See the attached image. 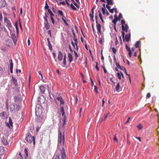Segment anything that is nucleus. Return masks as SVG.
Returning <instances> with one entry per match:
<instances>
[{
  "instance_id": "f257e3e1",
  "label": "nucleus",
  "mask_w": 159,
  "mask_h": 159,
  "mask_svg": "<svg viewBox=\"0 0 159 159\" xmlns=\"http://www.w3.org/2000/svg\"><path fill=\"white\" fill-rule=\"evenodd\" d=\"M65 140L64 135L62 136L61 131H60L58 140V153L57 154L55 159H66V155L64 148L63 147L64 145Z\"/></svg>"
},
{
  "instance_id": "f03ea898",
  "label": "nucleus",
  "mask_w": 159,
  "mask_h": 159,
  "mask_svg": "<svg viewBox=\"0 0 159 159\" xmlns=\"http://www.w3.org/2000/svg\"><path fill=\"white\" fill-rule=\"evenodd\" d=\"M15 101L16 102L17 101L18 104H11L10 105V110L11 111L13 112L16 111L18 110L20 108V106L19 104L21 100L18 97H16L15 98Z\"/></svg>"
},
{
  "instance_id": "7ed1b4c3",
  "label": "nucleus",
  "mask_w": 159,
  "mask_h": 159,
  "mask_svg": "<svg viewBox=\"0 0 159 159\" xmlns=\"http://www.w3.org/2000/svg\"><path fill=\"white\" fill-rule=\"evenodd\" d=\"M25 140L28 143H31L33 142L34 144L35 143L34 137L32 136L30 133H27V136L25 139Z\"/></svg>"
},
{
  "instance_id": "20e7f679",
  "label": "nucleus",
  "mask_w": 159,
  "mask_h": 159,
  "mask_svg": "<svg viewBox=\"0 0 159 159\" xmlns=\"http://www.w3.org/2000/svg\"><path fill=\"white\" fill-rule=\"evenodd\" d=\"M38 113L37 109H36L35 110V113L36 116H37V118H36V121L38 122H42L43 118L41 116L39 115V113L38 114Z\"/></svg>"
},
{
  "instance_id": "39448f33",
  "label": "nucleus",
  "mask_w": 159,
  "mask_h": 159,
  "mask_svg": "<svg viewBox=\"0 0 159 159\" xmlns=\"http://www.w3.org/2000/svg\"><path fill=\"white\" fill-rule=\"evenodd\" d=\"M60 111L61 112V113L62 115V116H64V117L63 119H62V122H63V126L64 125V124L66 121V118H65V112L64 109L63 107L62 106L61 107Z\"/></svg>"
},
{
  "instance_id": "423d86ee",
  "label": "nucleus",
  "mask_w": 159,
  "mask_h": 159,
  "mask_svg": "<svg viewBox=\"0 0 159 159\" xmlns=\"http://www.w3.org/2000/svg\"><path fill=\"white\" fill-rule=\"evenodd\" d=\"M4 19L5 23L8 28L9 29V28H11L12 27V25L10 21L5 17H4Z\"/></svg>"
},
{
  "instance_id": "0eeeda50",
  "label": "nucleus",
  "mask_w": 159,
  "mask_h": 159,
  "mask_svg": "<svg viewBox=\"0 0 159 159\" xmlns=\"http://www.w3.org/2000/svg\"><path fill=\"white\" fill-rule=\"evenodd\" d=\"M0 116L2 119H7V113L5 112H2L0 114Z\"/></svg>"
},
{
  "instance_id": "6e6552de",
  "label": "nucleus",
  "mask_w": 159,
  "mask_h": 159,
  "mask_svg": "<svg viewBox=\"0 0 159 159\" xmlns=\"http://www.w3.org/2000/svg\"><path fill=\"white\" fill-rule=\"evenodd\" d=\"M6 2L5 0H0V8L5 7Z\"/></svg>"
},
{
  "instance_id": "1a4fd4ad",
  "label": "nucleus",
  "mask_w": 159,
  "mask_h": 159,
  "mask_svg": "<svg viewBox=\"0 0 159 159\" xmlns=\"http://www.w3.org/2000/svg\"><path fill=\"white\" fill-rule=\"evenodd\" d=\"M121 27L122 30L125 31L126 32H127L129 29V27L127 24H125V26L124 25H122Z\"/></svg>"
},
{
  "instance_id": "9d476101",
  "label": "nucleus",
  "mask_w": 159,
  "mask_h": 159,
  "mask_svg": "<svg viewBox=\"0 0 159 159\" xmlns=\"http://www.w3.org/2000/svg\"><path fill=\"white\" fill-rule=\"evenodd\" d=\"M56 99L59 102L60 104H63L64 103V100L61 97H58L56 98Z\"/></svg>"
},
{
  "instance_id": "9b49d317",
  "label": "nucleus",
  "mask_w": 159,
  "mask_h": 159,
  "mask_svg": "<svg viewBox=\"0 0 159 159\" xmlns=\"http://www.w3.org/2000/svg\"><path fill=\"white\" fill-rule=\"evenodd\" d=\"M130 33L128 34L125 35V39L126 42H128L129 41L130 39Z\"/></svg>"
},
{
  "instance_id": "f8f14e48",
  "label": "nucleus",
  "mask_w": 159,
  "mask_h": 159,
  "mask_svg": "<svg viewBox=\"0 0 159 159\" xmlns=\"http://www.w3.org/2000/svg\"><path fill=\"white\" fill-rule=\"evenodd\" d=\"M63 55L61 51H59L58 55V59L59 61H61L62 59Z\"/></svg>"
},
{
  "instance_id": "ddd939ff",
  "label": "nucleus",
  "mask_w": 159,
  "mask_h": 159,
  "mask_svg": "<svg viewBox=\"0 0 159 159\" xmlns=\"http://www.w3.org/2000/svg\"><path fill=\"white\" fill-rule=\"evenodd\" d=\"M2 142L3 144L5 145H7L8 144V143L5 137H3L2 139Z\"/></svg>"
},
{
  "instance_id": "4468645a",
  "label": "nucleus",
  "mask_w": 159,
  "mask_h": 159,
  "mask_svg": "<svg viewBox=\"0 0 159 159\" xmlns=\"http://www.w3.org/2000/svg\"><path fill=\"white\" fill-rule=\"evenodd\" d=\"M44 25L45 28H46V30H48L50 28V26L48 22V21H44Z\"/></svg>"
},
{
  "instance_id": "2eb2a0df",
  "label": "nucleus",
  "mask_w": 159,
  "mask_h": 159,
  "mask_svg": "<svg viewBox=\"0 0 159 159\" xmlns=\"http://www.w3.org/2000/svg\"><path fill=\"white\" fill-rule=\"evenodd\" d=\"M39 89L41 92L42 93H44L45 90V88L44 86L43 85L40 86L39 87Z\"/></svg>"
},
{
  "instance_id": "dca6fc26",
  "label": "nucleus",
  "mask_w": 159,
  "mask_h": 159,
  "mask_svg": "<svg viewBox=\"0 0 159 159\" xmlns=\"http://www.w3.org/2000/svg\"><path fill=\"white\" fill-rule=\"evenodd\" d=\"M12 122L11 118H9V123L7 124V126L10 128V126H12Z\"/></svg>"
},
{
  "instance_id": "f3484780",
  "label": "nucleus",
  "mask_w": 159,
  "mask_h": 159,
  "mask_svg": "<svg viewBox=\"0 0 159 159\" xmlns=\"http://www.w3.org/2000/svg\"><path fill=\"white\" fill-rule=\"evenodd\" d=\"M12 83L15 86H16L17 85V80L15 79L13 76H12Z\"/></svg>"
},
{
  "instance_id": "a211bd4d",
  "label": "nucleus",
  "mask_w": 159,
  "mask_h": 159,
  "mask_svg": "<svg viewBox=\"0 0 159 159\" xmlns=\"http://www.w3.org/2000/svg\"><path fill=\"white\" fill-rule=\"evenodd\" d=\"M68 57L70 62H71L73 60V57L72 55L70 53H68Z\"/></svg>"
},
{
  "instance_id": "6ab92c4d",
  "label": "nucleus",
  "mask_w": 159,
  "mask_h": 159,
  "mask_svg": "<svg viewBox=\"0 0 159 159\" xmlns=\"http://www.w3.org/2000/svg\"><path fill=\"white\" fill-rule=\"evenodd\" d=\"M24 152L25 154L24 155V156L25 157V159H27V157H28V152L26 148H25L24 150Z\"/></svg>"
},
{
  "instance_id": "aec40b11",
  "label": "nucleus",
  "mask_w": 159,
  "mask_h": 159,
  "mask_svg": "<svg viewBox=\"0 0 159 159\" xmlns=\"http://www.w3.org/2000/svg\"><path fill=\"white\" fill-rule=\"evenodd\" d=\"M97 30L98 31V32H99L100 34L101 33V27L100 25L99 24H97L96 25Z\"/></svg>"
},
{
  "instance_id": "412c9836",
  "label": "nucleus",
  "mask_w": 159,
  "mask_h": 159,
  "mask_svg": "<svg viewBox=\"0 0 159 159\" xmlns=\"http://www.w3.org/2000/svg\"><path fill=\"white\" fill-rule=\"evenodd\" d=\"M66 54H65L63 57V63L64 66H65L66 65Z\"/></svg>"
},
{
  "instance_id": "4be33fe9",
  "label": "nucleus",
  "mask_w": 159,
  "mask_h": 159,
  "mask_svg": "<svg viewBox=\"0 0 159 159\" xmlns=\"http://www.w3.org/2000/svg\"><path fill=\"white\" fill-rule=\"evenodd\" d=\"M73 39L75 41V46L76 48V49L77 50L78 49V47L77 46V43H78V41H77V39L76 37H75V38H74Z\"/></svg>"
},
{
  "instance_id": "5701e85b",
  "label": "nucleus",
  "mask_w": 159,
  "mask_h": 159,
  "mask_svg": "<svg viewBox=\"0 0 159 159\" xmlns=\"http://www.w3.org/2000/svg\"><path fill=\"white\" fill-rule=\"evenodd\" d=\"M107 1V4L113 5L114 4L112 0H106Z\"/></svg>"
},
{
  "instance_id": "b1692460",
  "label": "nucleus",
  "mask_w": 159,
  "mask_h": 159,
  "mask_svg": "<svg viewBox=\"0 0 159 159\" xmlns=\"http://www.w3.org/2000/svg\"><path fill=\"white\" fill-rule=\"evenodd\" d=\"M114 11L116 13L117 12V9L116 8H114L112 9H111L110 10L109 12L111 13H113L114 12Z\"/></svg>"
},
{
  "instance_id": "393cba45",
  "label": "nucleus",
  "mask_w": 159,
  "mask_h": 159,
  "mask_svg": "<svg viewBox=\"0 0 159 159\" xmlns=\"http://www.w3.org/2000/svg\"><path fill=\"white\" fill-rule=\"evenodd\" d=\"M140 44V41H137L136 43L135 44V46L136 48H138Z\"/></svg>"
},
{
  "instance_id": "a878e982",
  "label": "nucleus",
  "mask_w": 159,
  "mask_h": 159,
  "mask_svg": "<svg viewBox=\"0 0 159 159\" xmlns=\"http://www.w3.org/2000/svg\"><path fill=\"white\" fill-rule=\"evenodd\" d=\"M66 18L64 16H63V17H62V19L63 21L64 22L65 24L66 25L68 26V23L66 22V20H65V19Z\"/></svg>"
},
{
  "instance_id": "bb28decb",
  "label": "nucleus",
  "mask_w": 159,
  "mask_h": 159,
  "mask_svg": "<svg viewBox=\"0 0 159 159\" xmlns=\"http://www.w3.org/2000/svg\"><path fill=\"white\" fill-rule=\"evenodd\" d=\"M137 127L139 130H140L143 128V127L141 124H139L137 126Z\"/></svg>"
},
{
  "instance_id": "cd10ccee",
  "label": "nucleus",
  "mask_w": 159,
  "mask_h": 159,
  "mask_svg": "<svg viewBox=\"0 0 159 159\" xmlns=\"http://www.w3.org/2000/svg\"><path fill=\"white\" fill-rule=\"evenodd\" d=\"M48 13L50 14V17H53L54 16V15L53 14L52 12L49 9H48Z\"/></svg>"
},
{
  "instance_id": "c85d7f7f",
  "label": "nucleus",
  "mask_w": 159,
  "mask_h": 159,
  "mask_svg": "<svg viewBox=\"0 0 159 159\" xmlns=\"http://www.w3.org/2000/svg\"><path fill=\"white\" fill-rule=\"evenodd\" d=\"M102 14L103 15H105L106 13L105 11H107L106 8H102Z\"/></svg>"
},
{
  "instance_id": "c756f323",
  "label": "nucleus",
  "mask_w": 159,
  "mask_h": 159,
  "mask_svg": "<svg viewBox=\"0 0 159 159\" xmlns=\"http://www.w3.org/2000/svg\"><path fill=\"white\" fill-rule=\"evenodd\" d=\"M120 83L119 82H118L117 83V85L116 86V91H118L120 89Z\"/></svg>"
},
{
  "instance_id": "7c9ffc66",
  "label": "nucleus",
  "mask_w": 159,
  "mask_h": 159,
  "mask_svg": "<svg viewBox=\"0 0 159 159\" xmlns=\"http://www.w3.org/2000/svg\"><path fill=\"white\" fill-rule=\"evenodd\" d=\"M71 8L74 10L76 11L77 10L76 8L72 4H71L70 5Z\"/></svg>"
},
{
  "instance_id": "2f4dec72",
  "label": "nucleus",
  "mask_w": 159,
  "mask_h": 159,
  "mask_svg": "<svg viewBox=\"0 0 159 159\" xmlns=\"http://www.w3.org/2000/svg\"><path fill=\"white\" fill-rule=\"evenodd\" d=\"M15 27H16V31L17 32H18V31H19V29H18V23H17V22H16L15 23Z\"/></svg>"
},
{
  "instance_id": "473e14b6",
  "label": "nucleus",
  "mask_w": 159,
  "mask_h": 159,
  "mask_svg": "<svg viewBox=\"0 0 159 159\" xmlns=\"http://www.w3.org/2000/svg\"><path fill=\"white\" fill-rule=\"evenodd\" d=\"M58 13H59V14L60 15L62 16V17H63V16H64L63 13L61 11L59 10H58Z\"/></svg>"
},
{
  "instance_id": "72a5a7b5",
  "label": "nucleus",
  "mask_w": 159,
  "mask_h": 159,
  "mask_svg": "<svg viewBox=\"0 0 159 159\" xmlns=\"http://www.w3.org/2000/svg\"><path fill=\"white\" fill-rule=\"evenodd\" d=\"M95 8V7H94L92 9H91V11L92 12V13H90L89 15H92L93 14V15H94V10Z\"/></svg>"
},
{
  "instance_id": "f704fd0d",
  "label": "nucleus",
  "mask_w": 159,
  "mask_h": 159,
  "mask_svg": "<svg viewBox=\"0 0 159 159\" xmlns=\"http://www.w3.org/2000/svg\"><path fill=\"white\" fill-rule=\"evenodd\" d=\"M117 76L119 79H121V75L120 73H119V72L117 73Z\"/></svg>"
},
{
  "instance_id": "c9c22d12",
  "label": "nucleus",
  "mask_w": 159,
  "mask_h": 159,
  "mask_svg": "<svg viewBox=\"0 0 159 159\" xmlns=\"http://www.w3.org/2000/svg\"><path fill=\"white\" fill-rule=\"evenodd\" d=\"M99 17L100 18V19H101L102 21L103 22V23H104V21L103 20V18H102V15L101 14H99Z\"/></svg>"
},
{
  "instance_id": "e433bc0d",
  "label": "nucleus",
  "mask_w": 159,
  "mask_h": 159,
  "mask_svg": "<svg viewBox=\"0 0 159 159\" xmlns=\"http://www.w3.org/2000/svg\"><path fill=\"white\" fill-rule=\"evenodd\" d=\"M118 20L117 19H114L113 20L112 22L116 25Z\"/></svg>"
},
{
  "instance_id": "4c0bfd02",
  "label": "nucleus",
  "mask_w": 159,
  "mask_h": 159,
  "mask_svg": "<svg viewBox=\"0 0 159 159\" xmlns=\"http://www.w3.org/2000/svg\"><path fill=\"white\" fill-rule=\"evenodd\" d=\"M10 67H13V64L12 61V60L11 59L10 60Z\"/></svg>"
},
{
  "instance_id": "58836bf2",
  "label": "nucleus",
  "mask_w": 159,
  "mask_h": 159,
  "mask_svg": "<svg viewBox=\"0 0 159 159\" xmlns=\"http://www.w3.org/2000/svg\"><path fill=\"white\" fill-rule=\"evenodd\" d=\"M95 68L96 69H97V70H98V71H99V68L98 67V62H96V66H95Z\"/></svg>"
},
{
  "instance_id": "ea45409f",
  "label": "nucleus",
  "mask_w": 159,
  "mask_h": 159,
  "mask_svg": "<svg viewBox=\"0 0 159 159\" xmlns=\"http://www.w3.org/2000/svg\"><path fill=\"white\" fill-rule=\"evenodd\" d=\"M119 68L124 71H126V70L125 68L123 66H120Z\"/></svg>"
},
{
  "instance_id": "a19ab883",
  "label": "nucleus",
  "mask_w": 159,
  "mask_h": 159,
  "mask_svg": "<svg viewBox=\"0 0 159 159\" xmlns=\"http://www.w3.org/2000/svg\"><path fill=\"white\" fill-rule=\"evenodd\" d=\"M122 17H123L122 14L121 13H120L118 18V20H120V19L121 18H122Z\"/></svg>"
},
{
  "instance_id": "79ce46f5",
  "label": "nucleus",
  "mask_w": 159,
  "mask_h": 159,
  "mask_svg": "<svg viewBox=\"0 0 159 159\" xmlns=\"http://www.w3.org/2000/svg\"><path fill=\"white\" fill-rule=\"evenodd\" d=\"M45 4H46V5L45 6V9L48 10V9H49V6L48 5L46 1L45 2Z\"/></svg>"
},
{
  "instance_id": "37998d69",
  "label": "nucleus",
  "mask_w": 159,
  "mask_h": 159,
  "mask_svg": "<svg viewBox=\"0 0 159 159\" xmlns=\"http://www.w3.org/2000/svg\"><path fill=\"white\" fill-rule=\"evenodd\" d=\"M94 91H95V92L96 93H98V88L95 85L94 86Z\"/></svg>"
},
{
  "instance_id": "c03bdc74",
  "label": "nucleus",
  "mask_w": 159,
  "mask_h": 159,
  "mask_svg": "<svg viewBox=\"0 0 159 159\" xmlns=\"http://www.w3.org/2000/svg\"><path fill=\"white\" fill-rule=\"evenodd\" d=\"M121 33H122V37H123V41H125V33L123 31H122Z\"/></svg>"
},
{
  "instance_id": "a18cd8bd",
  "label": "nucleus",
  "mask_w": 159,
  "mask_h": 159,
  "mask_svg": "<svg viewBox=\"0 0 159 159\" xmlns=\"http://www.w3.org/2000/svg\"><path fill=\"white\" fill-rule=\"evenodd\" d=\"M112 52L115 54H116V49L114 48H112Z\"/></svg>"
},
{
  "instance_id": "49530a36",
  "label": "nucleus",
  "mask_w": 159,
  "mask_h": 159,
  "mask_svg": "<svg viewBox=\"0 0 159 159\" xmlns=\"http://www.w3.org/2000/svg\"><path fill=\"white\" fill-rule=\"evenodd\" d=\"M125 47L127 51H128L129 50H130V48L127 44H126L125 45Z\"/></svg>"
},
{
  "instance_id": "de8ad7c7",
  "label": "nucleus",
  "mask_w": 159,
  "mask_h": 159,
  "mask_svg": "<svg viewBox=\"0 0 159 159\" xmlns=\"http://www.w3.org/2000/svg\"><path fill=\"white\" fill-rule=\"evenodd\" d=\"M89 16H90V20H92V21H94V20H93L94 15H93L92 14V15H89Z\"/></svg>"
},
{
  "instance_id": "09e8293b",
  "label": "nucleus",
  "mask_w": 159,
  "mask_h": 159,
  "mask_svg": "<svg viewBox=\"0 0 159 159\" xmlns=\"http://www.w3.org/2000/svg\"><path fill=\"white\" fill-rule=\"evenodd\" d=\"M47 14L46 13L45 14V16L44 17V19L45 20V21H48L47 20Z\"/></svg>"
},
{
  "instance_id": "8fccbe9b",
  "label": "nucleus",
  "mask_w": 159,
  "mask_h": 159,
  "mask_svg": "<svg viewBox=\"0 0 159 159\" xmlns=\"http://www.w3.org/2000/svg\"><path fill=\"white\" fill-rule=\"evenodd\" d=\"M48 47L51 50H52V46H51V45L50 43H48Z\"/></svg>"
},
{
  "instance_id": "3c124183",
  "label": "nucleus",
  "mask_w": 159,
  "mask_h": 159,
  "mask_svg": "<svg viewBox=\"0 0 159 159\" xmlns=\"http://www.w3.org/2000/svg\"><path fill=\"white\" fill-rule=\"evenodd\" d=\"M19 156L18 157L17 159H23L21 155V153L20 152L19 153Z\"/></svg>"
},
{
  "instance_id": "603ef678",
  "label": "nucleus",
  "mask_w": 159,
  "mask_h": 159,
  "mask_svg": "<svg viewBox=\"0 0 159 159\" xmlns=\"http://www.w3.org/2000/svg\"><path fill=\"white\" fill-rule=\"evenodd\" d=\"M125 23V21L124 20H122L121 21V24L122 25H124Z\"/></svg>"
},
{
  "instance_id": "864d4df0",
  "label": "nucleus",
  "mask_w": 159,
  "mask_h": 159,
  "mask_svg": "<svg viewBox=\"0 0 159 159\" xmlns=\"http://www.w3.org/2000/svg\"><path fill=\"white\" fill-rule=\"evenodd\" d=\"M106 7L109 10V11H110V10H111V7L109 6V5L107 4L106 5Z\"/></svg>"
},
{
  "instance_id": "5fc2aeb1",
  "label": "nucleus",
  "mask_w": 159,
  "mask_h": 159,
  "mask_svg": "<svg viewBox=\"0 0 159 159\" xmlns=\"http://www.w3.org/2000/svg\"><path fill=\"white\" fill-rule=\"evenodd\" d=\"M51 17V19L52 23L53 24H54L55 22H54V20L53 17Z\"/></svg>"
},
{
  "instance_id": "6e6d98bb",
  "label": "nucleus",
  "mask_w": 159,
  "mask_h": 159,
  "mask_svg": "<svg viewBox=\"0 0 159 159\" xmlns=\"http://www.w3.org/2000/svg\"><path fill=\"white\" fill-rule=\"evenodd\" d=\"M71 43H72V44L73 46L74 47V48H76L75 46V42L73 43V41H72Z\"/></svg>"
},
{
  "instance_id": "4d7b16f0",
  "label": "nucleus",
  "mask_w": 159,
  "mask_h": 159,
  "mask_svg": "<svg viewBox=\"0 0 159 159\" xmlns=\"http://www.w3.org/2000/svg\"><path fill=\"white\" fill-rule=\"evenodd\" d=\"M99 42L100 44H102V38H99Z\"/></svg>"
},
{
  "instance_id": "13d9d810",
  "label": "nucleus",
  "mask_w": 159,
  "mask_h": 159,
  "mask_svg": "<svg viewBox=\"0 0 159 159\" xmlns=\"http://www.w3.org/2000/svg\"><path fill=\"white\" fill-rule=\"evenodd\" d=\"M116 66L118 68H120V66L119 65V63H117V62H116Z\"/></svg>"
},
{
  "instance_id": "bf43d9fd",
  "label": "nucleus",
  "mask_w": 159,
  "mask_h": 159,
  "mask_svg": "<svg viewBox=\"0 0 159 159\" xmlns=\"http://www.w3.org/2000/svg\"><path fill=\"white\" fill-rule=\"evenodd\" d=\"M74 52L75 54V59H76V58L78 57V56L77 53L75 51H74Z\"/></svg>"
},
{
  "instance_id": "052dcab7",
  "label": "nucleus",
  "mask_w": 159,
  "mask_h": 159,
  "mask_svg": "<svg viewBox=\"0 0 159 159\" xmlns=\"http://www.w3.org/2000/svg\"><path fill=\"white\" fill-rule=\"evenodd\" d=\"M148 98H149L151 97V94L150 93H147L146 96Z\"/></svg>"
},
{
  "instance_id": "680f3d73",
  "label": "nucleus",
  "mask_w": 159,
  "mask_h": 159,
  "mask_svg": "<svg viewBox=\"0 0 159 159\" xmlns=\"http://www.w3.org/2000/svg\"><path fill=\"white\" fill-rule=\"evenodd\" d=\"M129 52V57H131V54H132V53H131V50H129V51H128Z\"/></svg>"
},
{
  "instance_id": "e2e57ef3",
  "label": "nucleus",
  "mask_w": 159,
  "mask_h": 159,
  "mask_svg": "<svg viewBox=\"0 0 159 159\" xmlns=\"http://www.w3.org/2000/svg\"><path fill=\"white\" fill-rule=\"evenodd\" d=\"M109 112H108L107 114V115H106L105 116V117H104V120H105L106 118H107L108 117V116L109 115Z\"/></svg>"
},
{
  "instance_id": "0e129e2a",
  "label": "nucleus",
  "mask_w": 159,
  "mask_h": 159,
  "mask_svg": "<svg viewBox=\"0 0 159 159\" xmlns=\"http://www.w3.org/2000/svg\"><path fill=\"white\" fill-rule=\"evenodd\" d=\"M115 43H116V45L117 44H118V43H119L118 41V40L117 39V37H116V39Z\"/></svg>"
},
{
  "instance_id": "69168bd1",
  "label": "nucleus",
  "mask_w": 159,
  "mask_h": 159,
  "mask_svg": "<svg viewBox=\"0 0 159 159\" xmlns=\"http://www.w3.org/2000/svg\"><path fill=\"white\" fill-rule=\"evenodd\" d=\"M114 141H115L116 142H118V139L116 138V135L115 136L114 138Z\"/></svg>"
},
{
  "instance_id": "338daca9",
  "label": "nucleus",
  "mask_w": 159,
  "mask_h": 159,
  "mask_svg": "<svg viewBox=\"0 0 159 159\" xmlns=\"http://www.w3.org/2000/svg\"><path fill=\"white\" fill-rule=\"evenodd\" d=\"M48 34L50 35V37L51 38L52 37L51 34V31L50 30H49L48 31Z\"/></svg>"
},
{
  "instance_id": "774afa93",
  "label": "nucleus",
  "mask_w": 159,
  "mask_h": 159,
  "mask_svg": "<svg viewBox=\"0 0 159 159\" xmlns=\"http://www.w3.org/2000/svg\"><path fill=\"white\" fill-rule=\"evenodd\" d=\"M73 2V4H74V5H75V6L76 7H78V8H79V6H78V4H77L75 2Z\"/></svg>"
}]
</instances>
